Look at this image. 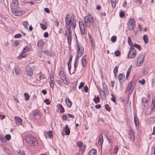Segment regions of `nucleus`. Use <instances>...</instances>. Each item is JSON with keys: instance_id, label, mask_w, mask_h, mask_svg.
Listing matches in <instances>:
<instances>
[{"instance_id": "nucleus-52", "label": "nucleus", "mask_w": 155, "mask_h": 155, "mask_svg": "<svg viewBox=\"0 0 155 155\" xmlns=\"http://www.w3.org/2000/svg\"><path fill=\"white\" fill-rule=\"evenodd\" d=\"M11 138V136L9 134H7L5 136V138L7 140H9Z\"/></svg>"}, {"instance_id": "nucleus-7", "label": "nucleus", "mask_w": 155, "mask_h": 155, "mask_svg": "<svg viewBox=\"0 0 155 155\" xmlns=\"http://www.w3.org/2000/svg\"><path fill=\"white\" fill-rule=\"evenodd\" d=\"M60 77L64 83L65 84H68L69 83V80L67 78L65 74L62 71H60L59 73Z\"/></svg>"}, {"instance_id": "nucleus-10", "label": "nucleus", "mask_w": 155, "mask_h": 155, "mask_svg": "<svg viewBox=\"0 0 155 155\" xmlns=\"http://www.w3.org/2000/svg\"><path fill=\"white\" fill-rule=\"evenodd\" d=\"M44 45V41L41 40H40L38 41L37 46L38 47V50L39 53H42V49Z\"/></svg>"}, {"instance_id": "nucleus-62", "label": "nucleus", "mask_w": 155, "mask_h": 155, "mask_svg": "<svg viewBox=\"0 0 155 155\" xmlns=\"http://www.w3.org/2000/svg\"><path fill=\"white\" fill-rule=\"evenodd\" d=\"M49 100L48 99H46L44 100V101L46 103V104L47 105L49 104H50V102L48 101Z\"/></svg>"}, {"instance_id": "nucleus-53", "label": "nucleus", "mask_w": 155, "mask_h": 155, "mask_svg": "<svg viewBox=\"0 0 155 155\" xmlns=\"http://www.w3.org/2000/svg\"><path fill=\"white\" fill-rule=\"evenodd\" d=\"M105 108L106 110L108 111H110V107H109V106L107 104H106L105 106Z\"/></svg>"}, {"instance_id": "nucleus-25", "label": "nucleus", "mask_w": 155, "mask_h": 155, "mask_svg": "<svg viewBox=\"0 0 155 155\" xmlns=\"http://www.w3.org/2000/svg\"><path fill=\"white\" fill-rule=\"evenodd\" d=\"M97 151L94 149L90 150L89 153V155H96Z\"/></svg>"}, {"instance_id": "nucleus-34", "label": "nucleus", "mask_w": 155, "mask_h": 155, "mask_svg": "<svg viewBox=\"0 0 155 155\" xmlns=\"http://www.w3.org/2000/svg\"><path fill=\"white\" fill-rule=\"evenodd\" d=\"M93 100L96 104H97L100 101V98L98 96L97 97H96L95 96V98L93 99Z\"/></svg>"}, {"instance_id": "nucleus-46", "label": "nucleus", "mask_w": 155, "mask_h": 155, "mask_svg": "<svg viewBox=\"0 0 155 155\" xmlns=\"http://www.w3.org/2000/svg\"><path fill=\"white\" fill-rule=\"evenodd\" d=\"M119 15L120 18H123L125 16L124 13L123 11H120L119 13Z\"/></svg>"}, {"instance_id": "nucleus-64", "label": "nucleus", "mask_w": 155, "mask_h": 155, "mask_svg": "<svg viewBox=\"0 0 155 155\" xmlns=\"http://www.w3.org/2000/svg\"><path fill=\"white\" fill-rule=\"evenodd\" d=\"M84 85V83L83 82H81L80 84V85L79 86V88L80 89Z\"/></svg>"}, {"instance_id": "nucleus-51", "label": "nucleus", "mask_w": 155, "mask_h": 155, "mask_svg": "<svg viewBox=\"0 0 155 155\" xmlns=\"http://www.w3.org/2000/svg\"><path fill=\"white\" fill-rule=\"evenodd\" d=\"M114 54L115 55L117 56H119L120 55V52L118 50L115 51L114 52Z\"/></svg>"}, {"instance_id": "nucleus-41", "label": "nucleus", "mask_w": 155, "mask_h": 155, "mask_svg": "<svg viewBox=\"0 0 155 155\" xmlns=\"http://www.w3.org/2000/svg\"><path fill=\"white\" fill-rule=\"evenodd\" d=\"M77 65H78V63H77L76 61V60L75 61L74 64V71L72 73V74L74 73V72H75V71H76V68L77 67Z\"/></svg>"}, {"instance_id": "nucleus-30", "label": "nucleus", "mask_w": 155, "mask_h": 155, "mask_svg": "<svg viewBox=\"0 0 155 155\" xmlns=\"http://www.w3.org/2000/svg\"><path fill=\"white\" fill-rule=\"evenodd\" d=\"M134 120L135 125L136 126H138L139 125V121L137 118L135 116L134 117Z\"/></svg>"}, {"instance_id": "nucleus-54", "label": "nucleus", "mask_w": 155, "mask_h": 155, "mask_svg": "<svg viewBox=\"0 0 155 155\" xmlns=\"http://www.w3.org/2000/svg\"><path fill=\"white\" fill-rule=\"evenodd\" d=\"M21 36L22 35L20 34H18L15 35L14 37L15 38H18L21 37Z\"/></svg>"}, {"instance_id": "nucleus-4", "label": "nucleus", "mask_w": 155, "mask_h": 155, "mask_svg": "<svg viewBox=\"0 0 155 155\" xmlns=\"http://www.w3.org/2000/svg\"><path fill=\"white\" fill-rule=\"evenodd\" d=\"M84 20L86 25L88 27H90L91 24L93 25L94 22V18L91 15H86Z\"/></svg>"}, {"instance_id": "nucleus-28", "label": "nucleus", "mask_w": 155, "mask_h": 155, "mask_svg": "<svg viewBox=\"0 0 155 155\" xmlns=\"http://www.w3.org/2000/svg\"><path fill=\"white\" fill-rule=\"evenodd\" d=\"M40 111L38 109H36L34 110L33 112V116H35L36 115H40Z\"/></svg>"}, {"instance_id": "nucleus-44", "label": "nucleus", "mask_w": 155, "mask_h": 155, "mask_svg": "<svg viewBox=\"0 0 155 155\" xmlns=\"http://www.w3.org/2000/svg\"><path fill=\"white\" fill-rule=\"evenodd\" d=\"M155 106V103L154 102L153 100H152V103L151 105V109L153 110Z\"/></svg>"}, {"instance_id": "nucleus-56", "label": "nucleus", "mask_w": 155, "mask_h": 155, "mask_svg": "<svg viewBox=\"0 0 155 155\" xmlns=\"http://www.w3.org/2000/svg\"><path fill=\"white\" fill-rule=\"evenodd\" d=\"M139 82L141 84H144L145 83V80L144 79H143L141 80H139Z\"/></svg>"}, {"instance_id": "nucleus-39", "label": "nucleus", "mask_w": 155, "mask_h": 155, "mask_svg": "<svg viewBox=\"0 0 155 155\" xmlns=\"http://www.w3.org/2000/svg\"><path fill=\"white\" fill-rule=\"evenodd\" d=\"M25 97L26 101H28L30 97L28 94L27 93H25L24 94Z\"/></svg>"}, {"instance_id": "nucleus-21", "label": "nucleus", "mask_w": 155, "mask_h": 155, "mask_svg": "<svg viewBox=\"0 0 155 155\" xmlns=\"http://www.w3.org/2000/svg\"><path fill=\"white\" fill-rule=\"evenodd\" d=\"M64 129L66 134L68 135H69L70 134V128L68 127V125H66Z\"/></svg>"}, {"instance_id": "nucleus-14", "label": "nucleus", "mask_w": 155, "mask_h": 155, "mask_svg": "<svg viewBox=\"0 0 155 155\" xmlns=\"http://www.w3.org/2000/svg\"><path fill=\"white\" fill-rule=\"evenodd\" d=\"M128 138L133 142L134 141L135 136L134 134V131L132 129H130L129 131Z\"/></svg>"}, {"instance_id": "nucleus-5", "label": "nucleus", "mask_w": 155, "mask_h": 155, "mask_svg": "<svg viewBox=\"0 0 155 155\" xmlns=\"http://www.w3.org/2000/svg\"><path fill=\"white\" fill-rule=\"evenodd\" d=\"M76 36V35H75ZM76 38L77 39V53L76 56V58L78 59L79 58V57H80L82 55V54L84 53V48L81 45L78 44V41L77 39V37H76Z\"/></svg>"}, {"instance_id": "nucleus-61", "label": "nucleus", "mask_w": 155, "mask_h": 155, "mask_svg": "<svg viewBox=\"0 0 155 155\" xmlns=\"http://www.w3.org/2000/svg\"><path fill=\"white\" fill-rule=\"evenodd\" d=\"M84 90L85 92H87L88 91V88L87 86H85L84 87Z\"/></svg>"}, {"instance_id": "nucleus-40", "label": "nucleus", "mask_w": 155, "mask_h": 155, "mask_svg": "<svg viewBox=\"0 0 155 155\" xmlns=\"http://www.w3.org/2000/svg\"><path fill=\"white\" fill-rule=\"evenodd\" d=\"M118 71V67L117 66H116L114 68V70H113V72L114 73V75H115V76L116 75V74L117 72Z\"/></svg>"}, {"instance_id": "nucleus-23", "label": "nucleus", "mask_w": 155, "mask_h": 155, "mask_svg": "<svg viewBox=\"0 0 155 155\" xmlns=\"http://www.w3.org/2000/svg\"><path fill=\"white\" fill-rule=\"evenodd\" d=\"M66 103L67 106L70 107H71L72 103L71 100L68 98H67L66 100Z\"/></svg>"}, {"instance_id": "nucleus-31", "label": "nucleus", "mask_w": 155, "mask_h": 155, "mask_svg": "<svg viewBox=\"0 0 155 155\" xmlns=\"http://www.w3.org/2000/svg\"><path fill=\"white\" fill-rule=\"evenodd\" d=\"M15 73L16 74H19L20 72V69L18 66H16L15 68Z\"/></svg>"}, {"instance_id": "nucleus-35", "label": "nucleus", "mask_w": 155, "mask_h": 155, "mask_svg": "<svg viewBox=\"0 0 155 155\" xmlns=\"http://www.w3.org/2000/svg\"><path fill=\"white\" fill-rule=\"evenodd\" d=\"M29 48H30L29 46H26V47L24 48L23 50V53H25L28 52V51Z\"/></svg>"}, {"instance_id": "nucleus-60", "label": "nucleus", "mask_w": 155, "mask_h": 155, "mask_svg": "<svg viewBox=\"0 0 155 155\" xmlns=\"http://www.w3.org/2000/svg\"><path fill=\"white\" fill-rule=\"evenodd\" d=\"M142 102L144 103H146L147 102V100L146 99L145 97H143L142 99Z\"/></svg>"}, {"instance_id": "nucleus-15", "label": "nucleus", "mask_w": 155, "mask_h": 155, "mask_svg": "<svg viewBox=\"0 0 155 155\" xmlns=\"http://www.w3.org/2000/svg\"><path fill=\"white\" fill-rule=\"evenodd\" d=\"M100 95L101 97V98L105 99L106 98V95H108L107 93H106L105 91H103V90H101L99 91Z\"/></svg>"}, {"instance_id": "nucleus-47", "label": "nucleus", "mask_w": 155, "mask_h": 155, "mask_svg": "<svg viewBox=\"0 0 155 155\" xmlns=\"http://www.w3.org/2000/svg\"><path fill=\"white\" fill-rule=\"evenodd\" d=\"M134 1L137 4H139L140 5L142 3V0H134Z\"/></svg>"}, {"instance_id": "nucleus-38", "label": "nucleus", "mask_w": 155, "mask_h": 155, "mask_svg": "<svg viewBox=\"0 0 155 155\" xmlns=\"http://www.w3.org/2000/svg\"><path fill=\"white\" fill-rule=\"evenodd\" d=\"M67 40L68 43L70 45L71 44L72 41L71 36H67Z\"/></svg>"}, {"instance_id": "nucleus-33", "label": "nucleus", "mask_w": 155, "mask_h": 155, "mask_svg": "<svg viewBox=\"0 0 155 155\" xmlns=\"http://www.w3.org/2000/svg\"><path fill=\"white\" fill-rule=\"evenodd\" d=\"M128 42L129 45L130 46V47H132V46L133 45V42L131 41V38L130 37H128Z\"/></svg>"}, {"instance_id": "nucleus-43", "label": "nucleus", "mask_w": 155, "mask_h": 155, "mask_svg": "<svg viewBox=\"0 0 155 155\" xmlns=\"http://www.w3.org/2000/svg\"><path fill=\"white\" fill-rule=\"evenodd\" d=\"M77 145L79 147H81L84 145L82 141H79L77 143Z\"/></svg>"}, {"instance_id": "nucleus-17", "label": "nucleus", "mask_w": 155, "mask_h": 155, "mask_svg": "<svg viewBox=\"0 0 155 155\" xmlns=\"http://www.w3.org/2000/svg\"><path fill=\"white\" fill-rule=\"evenodd\" d=\"M125 76L122 73L120 74L118 76V79L120 83H123L124 81Z\"/></svg>"}, {"instance_id": "nucleus-9", "label": "nucleus", "mask_w": 155, "mask_h": 155, "mask_svg": "<svg viewBox=\"0 0 155 155\" xmlns=\"http://www.w3.org/2000/svg\"><path fill=\"white\" fill-rule=\"evenodd\" d=\"M130 50L127 55V57L133 58L135 57L136 55V51L133 47H130Z\"/></svg>"}, {"instance_id": "nucleus-59", "label": "nucleus", "mask_w": 155, "mask_h": 155, "mask_svg": "<svg viewBox=\"0 0 155 155\" xmlns=\"http://www.w3.org/2000/svg\"><path fill=\"white\" fill-rule=\"evenodd\" d=\"M67 116L65 114H64L62 115V119L64 120H67Z\"/></svg>"}, {"instance_id": "nucleus-6", "label": "nucleus", "mask_w": 155, "mask_h": 155, "mask_svg": "<svg viewBox=\"0 0 155 155\" xmlns=\"http://www.w3.org/2000/svg\"><path fill=\"white\" fill-rule=\"evenodd\" d=\"M135 25V20L134 18L130 19L127 22V27L130 30H133Z\"/></svg>"}, {"instance_id": "nucleus-45", "label": "nucleus", "mask_w": 155, "mask_h": 155, "mask_svg": "<svg viewBox=\"0 0 155 155\" xmlns=\"http://www.w3.org/2000/svg\"><path fill=\"white\" fill-rule=\"evenodd\" d=\"M0 140L1 142L3 143H5L6 142V139L4 137L1 136L0 137Z\"/></svg>"}, {"instance_id": "nucleus-37", "label": "nucleus", "mask_w": 155, "mask_h": 155, "mask_svg": "<svg viewBox=\"0 0 155 155\" xmlns=\"http://www.w3.org/2000/svg\"><path fill=\"white\" fill-rule=\"evenodd\" d=\"M116 0H111V3L112 7L114 8L115 7L116 4Z\"/></svg>"}, {"instance_id": "nucleus-50", "label": "nucleus", "mask_w": 155, "mask_h": 155, "mask_svg": "<svg viewBox=\"0 0 155 155\" xmlns=\"http://www.w3.org/2000/svg\"><path fill=\"white\" fill-rule=\"evenodd\" d=\"M111 96H112V98H111V100L114 102H116V98L114 96L113 94H111Z\"/></svg>"}, {"instance_id": "nucleus-55", "label": "nucleus", "mask_w": 155, "mask_h": 155, "mask_svg": "<svg viewBox=\"0 0 155 155\" xmlns=\"http://www.w3.org/2000/svg\"><path fill=\"white\" fill-rule=\"evenodd\" d=\"M54 81H51L50 82V87L52 88H54Z\"/></svg>"}, {"instance_id": "nucleus-1", "label": "nucleus", "mask_w": 155, "mask_h": 155, "mask_svg": "<svg viewBox=\"0 0 155 155\" xmlns=\"http://www.w3.org/2000/svg\"><path fill=\"white\" fill-rule=\"evenodd\" d=\"M18 0H13L11 11L14 15L19 16L21 15L22 11L18 5Z\"/></svg>"}, {"instance_id": "nucleus-13", "label": "nucleus", "mask_w": 155, "mask_h": 155, "mask_svg": "<svg viewBox=\"0 0 155 155\" xmlns=\"http://www.w3.org/2000/svg\"><path fill=\"white\" fill-rule=\"evenodd\" d=\"M25 73L27 76H31L33 75V71L32 68L29 66H28L26 67Z\"/></svg>"}, {"instance_id": "nucleus-12", "label": "nucleus", "mask_w": 155, "mask_h": 155, "mask_svg": "<svg viewBox=\"0 0 155 155\" xmlns=\"http://www.w3.org/2000/svg\"><path fill=\"white\" fill-rule=\"evenodd\" d=\"M79 25L81 33L82 35H84L85 32L84 24L82 21H79Z\"/></svg>"}, {"instance_id": "nucleus-57", "label": "nucleus", "mask_w": 155, "mask_h": 155, "mask_svg": "<svg viewBox=\"0 0 155 155\" xmlns=\"http://www.w3.org/2000/svg\"><path fill=\"white\" fill-rule=\"evenodd\" d=\"M25 55H23V53L20 54L18 56V58L19 59H21L22 58H24L25 57Z\"/></svg>"}, {"instance_id": "nucleus-36", "label": "nucleus", "mask_w": 155, "mask_h": 155, "mask_svg": "<svg viewBox=\"0 0 155 155\" xmlns=\"http://www.w3.org/2000/svg\"><path fill=\"white\" fill-rule=\"evenodd\" d=\"M133 47H135L137 48L139 50H140L141 49L140 46L139 45H138L137 44L135 43L133 46Z\"/></svg>"}, {"instance_id": "nucleus-20", "label": "nucleus", "mask_w": 155, "mask_h": 155, "mask_svg": "<svg viewBox=\"0 0 155 155\" xmlns=\"http://www.w3.org/2000/svg\"><path fill=\"white\" fill-rule=\"evenodd\" d=\"M103 141V137L101 134H100L98 137V143L100 145H102Z\"/></svg>"}, {"instance_id": "nucleus-49", "label": "nucleus", "mask_w": 155, "mask_h": 155, "mask_svg": "<svg viewBox=\"0 0 155 155\" xmlns=\"http://www.w3.org/2000/svg\"><path fill=\"white\" fill-rule=\"evenodd\" d=\"M40 26H41V28L42 29H43L44 30H45L46 29L47 27L45 25L43 24H41Z\"/></svg>"}, {"instance_id": "nucleus-2", "label": "nucleus", "mask_w": 155, "mask_h": 155, "mask_svg": "<svg viewBox=\"0 0 155 155\" xmlns=\"http://www.w3.org/2000/svg\"><path fill=\"white\" fill-rule=\"evenodd\" d=\"M65 20L66 26H70L69 28L72 27L73 29H74L76 26V21L74 15H72L70 18L68 14H67L66 15Z\"/></svg>"}, {"instance_id": "nucleus-18", "label": "nucleus", "mask_w": 155, "mask_h": 155, "mask_svg": "<svg viewBox=\"0 0 155 155\" xmlns=\"http://www.w3.org/2000/svg\"><path fill=\"white\" fill-rule=\"evenodd\" d=\"M45 136L46 138L48 137L49 138L51 139L53 136V132L51 130H49L45 134Z\"/></svg>"}, {"instance_id": "nucleus-29", "label": "nucleus", "mask_w": 155, "mask_h": 155, "mask_svg": "<svg viewBox=\"0 0 155 155\" xmlns=\"http://www.w3.org/2000/svg\"><path fill=\"white\" fill-rule=\"evenodd\" d=\"M143 40H144V43L146 44H147L148 42V38L147 35H144L143 37Z\"/></svg>"}, {"instance_id": "nucleus-8", "label": "nucleus", "mask_w": 155, "mask_h": 155, "mask_svg": "<svg viewBox=\"0 0 155 155\" xmlns=\"http://www.w3.org/2000/svg\"><path fill=\"white\" fill-rule=\"evenodd\" d=\"M145 56V54H141L137 58V62L138 66H140L143 64Z\"/></svg>"}, {"instance_id": "nucleus-58", "label": "nucleus", "mask_w": 155, "mask_h": 155, "mask_svg": "<svg viewBox=\"0 0 155 155\" xmlns=\"http://www.w3.org/2000/svg\"><path fill=\"white\" fill-rule=\"evenodd\" d=\"M54 22L55 23V24H56V26H58L59 24V22L58 21L57 19H56L54 21Z\"/></svg>"}, {"instance_id": "nucleus-42", "label": "nucleus", "mask_w": 155, "mask_h": 155, "mask_svg": "<svg viewBox=\"0 0 155 155\" xmlns=\"http://www.w3.org/2000/svg\"><path fill=\"white\" fill-rule=\"evenodd\" d=\"M117 40V37L115 36H113L111 38V41L113 42H115Z\"/></svg>"}, {"instance_id": "nucleus-32", "label": "nucleus", "mask_w": 155, "mask_h": 155, "mask_svg": "<svg viewBox=\"0 0 155 155\" xmlns=\"http://www.w3.org/2000/svg\"><path fill=\"white\" fill-rule=\"evenodd\" d=\"M67 31L68 32V35L67 36H71L72 32L71 31V28H69L67 29Z\"/></svg>"}, {"instance_id": "nucleus-19", "label": "nucleus", "mask_w": 155, "mask_h": 155, "mask_svg": "<svg viewBox=\"0 0 155 155\" xmlns=\"http://www.w3.org/2000/svg\"><path fill=\"white\" fill-rule=\"evenodd\" d=\"M102 86L103 89V91H106V93H107V94H108L109 93L108 89L105 82H103Z\"/></svg>"}, {"instance_id": "nucleus-26", "label": "nucleus", "mask_w": 155, "mask_h": 155, "mask_svg": "<svg viewBox=\"0 0 155 155\" xmlns=\"http://www.w3.org/2000/svg\"><path fill=\"white\" fill-rule=\"evenodd\" d=\"M132 86V81H131L127 85V88L126 90L125 91V92L126 93L127 92V91H128L129 90H131V87Z\"/></svg>"}, {"instance_id": "nucleus-11", "label": "nucleus", "mask_w": 155, "mask_h": 155, "mask_svg": "<svg viewBox=\"0 0 155 155\" xmlns=\"http://www.w3.org/2000/svg\"><path fill=\"white\" fill-rule=\"evenodd\" d=\"M37 76L38 77L37 79V80L41 81L42 84L45 83L46 81L45 80H44L45 79V76L44 74L41 72L40 74H38Z\"/></svg>"}, {"instance_id": "nucleus-16", "label": "nucleus", "mask_w": 155, "mask_h": 155, "mask_svg": "<svg viewBox=\"0 0 155 155\" xmlns=\"http://www.w3.org/2000/svg\"><path fill=\"white\" fill-rule=\"evenodd\" d=\"M15 123L19 125L21 124L22 120L20 117L17 116L15 117Z\"/></svg>"}, {"instance_id": "nucleus-27", "label": "nucleus", "mask_w": 155, "mask_h": 155, "mask_svg": "<svg viewBox=\"0 0 155 155\" xmlns=\"http://www.w3.org/2000/svg\"><path fill=\"white\" fill-rule=\"evenodd\" d=\"M22 24L25 28L27 29L28 28V25L29 24L27 21H23L22 22Z\"/></svg>"}, {"instance_id": "nucleus-3", "label": "nucleus", "mask_w": 155, "mask_h": 155, "mask_svg": "<svg viewBox=\"0 0 155 155\" xmlns=\"http://www.w3.org/2000/svg\"><path fill=\"white\" fill-rule=\"evenodd\" d=\"M27 142L31 146H36L38 144V141L36 138L30 135L26 138Z\"/></svg>"}, {"instance_id": "nucleus-22", "label": "nucleus", "mask_w": 155, "mask_h": 155, "mask_svg": "<svg viewBox=\"0 0 155 155\" xmlns=\"http://www.w3.org/2000/svg\"><path fill=\"white\" fill-rule=\"evenodd\" d=\"M86 55H84V56L83 57L82 59L81 60V63L82 64L83 67H85L86 65V57L85 56Z\"/></svg>"}, {"instance_id": "nucleus-48", "label": "nucleus", "mask_w": 155, "mask_h": 155, "mask_svg": "<svg viewBox=\"0 0 155 155\" xmlns=\"http://www.w3.org/2000/svg\"><path fill=\"white\" fill-rule=\"evenodd\" d=\"M118 149V148L117 147H115L114 149V153L115 154H116L117 153Z\"/></svg>"}, {"instance_id": "nucleus-24", "label": "nucleus", "mask_w": 155, "mask_h": 155, "mask_svg": "<svg viewBox=\"0 0 155 155\" xmlns=\"http://www.w3.org/2000/svg\"><path fill=\"white\" fill-rule=\"evenodd\" d=\"M57 106L60 110V112L61 113H63L65 110L62 104H58Z\"/></svg>"}, {"instance_id": "nucleus-63", "label": "nucleus", "mask_w": 155, "mask_h": 155, "mask_svg": "<svg viewBox=\"0 0 155 155\" xmlns=\"http://www.w3.org/2000/svg\"><path fill=\"white\" fill-rule=\"evenodd\" d=\"M80 149L82 151H84L85 149V147L84 145L81 146V147H79Z\"/></svg>"}]
</instances>
